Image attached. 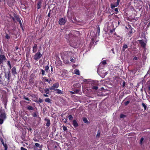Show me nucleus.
Listing matches in <instances>:
<instances>
[{"label":"nucleus","mask_w":150,"mask_h":150,"mask_svg":"<svg viewBox=\"0 0 150 150\" xmlns=\"http://www.w3.org/2000/svg\"><path fill=\"white\" fill-rule=\"evenodd\" d=\"M45 70L46 72L47 73H48L49 72L48 70L49 68V66L47 65L45 67Z\"/></svg>","instance_id":"25"},{"label":"nucleus","mask_w":150,"mask_h":150,"mask_svg":"<svg viewBox=\"0 0 150 150\" xmlns=\"http://www.w3.org/2000/svg\"><path fill=\"white\" fill-rule=\"evenodd\" d=\"M62 120L63 121V122L65 123H66L67 122V119H62Z\"/></svg>","instance_id":"49"},{"label":"nucleus","mask_w":150,"mask_h":150,"mask_svg":"<svg viewBox=\"0 0 150 150\" xmlns=\"http://www.w3.org/2000/svg\"><path fill=\"white\" fill-rule=\"evenodd\" d=\"M63 129L64 131H66L67 130V128L66 126H63Z\"/></svg>","instance_id":"46"},{"label":"nucleus","mask_w":150,"mask_h":150,"mask_svg":"<svg viewBox=\"0 0 150 150\" xmlns=\"http://www.w3.org/2000/svg\"><path fill=\"white\" fill-rule=\"evenodd\" d=\"M11 76V75L10 73V71H8V72H7V74H5V77L7 79V80L8 82L9 81Z\"/></svg>","instance_id":"8"},{"label":"nucleus","mask_w":150,"mask_h":150,"mask_svg":"<svg viewBox=\"0 0 150 150\" xmlns=\"http://www.w3.org/2000/svg\"><path fill=\"white\" fill-rule=\"evenodd\" d=\"M45 81L47 82H48L49 83H50V81H49L48 79H45Z\"/></svg>","instance_id":"59"},{"label":"nucleus","mask_w":150,"mask_h":150,"mask_svg":"<svg viewBox=\"0 0 150 150\" xmlns=\"http://www.w3.org/2000/svg\"><path fill=\"white\" fill-rule=\"evenodd\" d=\"M4 146V150H7L8 147L7 144L5 143L3 145Z\"/></svg>","instance_id":"29"},{"label":"nucleus","mask_w":150,"mask_h":150,"mask_svg":"<svg viewBox=\"0 0 150 150\" xmlns=\"http://www.w3.org/2000/svg\"><path fill=\"white\" fill-rule=\"evenodd\" d=\"M98 87L97 86H93L92 88V89L93 90H97L98 89Z\"/></svg>","instance_id":"41"},{"label":"nucleus","mask_w":150,"mask_h":150,"mask_svg":"<svg viewBox=\"0 0 150 150\" xmlns=\"http://www.w3.org/2000/svg\"><path fill=\"white\" fill-rule=\"evenodd\" d=\"M0 64H2L4 62H6V58L5 56L3 54L2 50L0 48Z\"/></svg>","instance_id":"4"},{"label":"nucleus","mask_w":150,"mask_h":150,"mask_svg":"<svg viewBox=\"0 0 150 150\" xmlns=\"http://www.w3.org/2000/svg\"><path fill=\"white\" fill-rule=\"evenodd\" d=\"M74 74L76 75H80V73H79V69H76L74 71Z\"/></svg>","instance_id":"22"},{"label":"nucleus","mask_w":150,"mask_h":150,"mask_svg":"<svg viewBox=\"0 0 150 150\" xmlns=\"http://www.w3.org/2000/svg\"><path fill=\"white\" fill-rule=\"evenodd\" d=\"M144 141V138L143 137H142L140 140L139 142V144L140 145H142L143 143V141Z\"/></svg>","instance_id":"24"},{"label":"nucleus","mask_w":150,"mask_h":150,"mask_svg":"<svg viewBox=\"0 0 150 150\" xmlns=\"http://www.w3.org/2000/svg\"><path fill=\"white\" fill-rule=\"evenodd\" d=\"M5 38L8 40H9L10 39V36L8 34H6L5 36Z\"/></svg>","instance_id":"40"},{"label":"nucleus","mask_w":150,"mask_h":150,"mask_svg":"<svg viewBox=\"0 0 150 150\" xmlns=\"http://www.w3.org/2000/svg\"><path fill=\"white\" fill-rule=\"evenodd\" d=\"M128 27L130 29V30L129 31V35L132 34L133 33H134L135 32V30H134V28H132L131 26V25H128Z\"/></svg>","instance_id":"17"},{"label":"nucleus","mask_w":150,"mask_h":150,"mask_svg":"<svg viewBox=\"0 0 150 150\" xmlns=\"http://www.w3.org/2000/svg\"><path fill=\"white\" fill-rule=\"evenodd\" d=\"M6 118L5 111L4 109H0V125H1Z\"/></svg>","instance_id":"3"},{"label":"nucleus","mask_w":150,"mask_h":150,"mask_svg":"<svg viewBox=\"0 0 150 150\" xmlns=\"http://www.w3.org/2000/svg\"><path fill=\"white\" fill-rule=\"evenodd\" d=\"M27 129L29 130V131H31L32 130V128L30 127L28 128H27Z\"/></svg>","instance_id":"63"},{"label":"nucleus","mask_w":150,"mask_h":150,"mask_svg":"<svg viewBox=\"0 0 150 150\" xmlns=\"http://www.w3.org/2000/svg\"><path fill=\"white\" fill-rule=\"evenodd\" d=\"M142 105L144 107V110H146L147 107H146V106L145 104H144V103H142Z\"/></svg>","instance_id":"44"},{"label":"nucleus","mask_w":150,"mask_h":150,"mask_svg":"<svg viewBox=\"0 0 150 150\" xmlns=\"http://www.w3.org/2000/svg\"><path fill=\"white\" fill-rule=\"evenodd\" d=\"M4 105L6 106V105H7V101L6 100H4Z\"/></svg>","instance_id":"51"},{"label":"nucleus","mask_w":150,"mask_h":150,"mask_svg":"<svg viewBox=\"0 0 150 150\" xmlns=\"http://www.w3.org/2000/svg\"><path fill=\"white\" fill-rule=\"evenodd\" d=\"M26 109L27 110H34V108L31 106H30V105H27V107H26Z\"/></svg>","instance_id":"19"},{"label":"nucleus","mask_w":150,"mask_h":150,"mask_svg":"<svg viewBox=\"0 0 150 150\" xmlns=\"http://www.w3.org/2000/svg\"><path fill=\"white\" fill-rule=\"evenodd\" d=\"M42 1V0H39L37 4V9H39L41 8V5Z\"/></svg>","instance_id":"15"},{"label":"nucleus","mask_w":150,"mask_h":150,"mask_svg":"<svg viewBox=\"0 0 150 150\" xmlns=\"http://www.w3.org/2000/svg\"><path fill=\"white\" fill-rule=\"evenodd\" d=\"M126 117V115L123 114L120 115V118H123Z\"/></svg>","instance_id":"38"},{"label":"nucleus","mask_w":150,"mask_h":150,"mask_svg":"<svg viewBox=\"0 0 150 150\" xmlns=\"http://www.w3.org/2000/svg\"><path fill=\"white\" fill-rule=\"evenodd\" d=\"M30 96H31L33 98H36V96L35 94H32V95H30Z\"/></svg>","instance_id":"60"},{"label":"nucleus","mask_w":150,"mask_h":150,"mask_svg":"<svg viewBox=\"0 0 150 150\" xmlns=\"http://www.w3.org/2000/svg\"><path fill=\"white\" fill-rule=\"evenodd\" d=\"M70 60L72 63H74L75 62V59H73L71 57L70 58Z\"/></svg>","instance_id":"32"},{"label":"nucleus","mask_w":150,"mask_h":150,"mask_svg":"<svg viewBox=\"0 0 150 150\" xmlns=\"http://www.w3.org/2000/svg\"><path fill=\"white\" fill-rule=\"evenodd\" d=\"M125 84H126V82H125V81H123V82L122 83V87H124L125 85Z\"/></svg>","instance_id":"52"},{"label":"nucleus","mask_w":150,"mask_h":150,"mask_svg":"<svg viewBox=\"0 0 150 150\" xmlns=\"http://www.w3.org/2000/svg\"><path fill=\"white\" fill-rule=\"evenodd\" d=\"M148 91L150 92V86H149L148 87Z\"/></svg>","instance_id":"64"},{"label":"nucleus","mask_w":150,"mask_h":150,"mask_svg":"<svg viewBox=\"0 0 150 150\" xmlns=\"http://www.w3.org/2000/svg\"><path fill=\"white\" fill-rule=\"evenodd\" d=\"M102 64L104 65H105L106 63V62L105 60H104L102 62Z\"/></svg>","instance_id":"53"},{"label":"nucleus","mask_w":150,"mask_h":150,"mask_svg":"<svg viewBox=\"0 0 150 150\" xmlns=\"http://www.w3.org/2000/svg\"><path fill=\"white\" fill-rule=\"evenodd\" d=\"M139 43L140 44L142 47H143L144 49H146V44L142 40H139Z\"/></svg>","instance_id":"10"},{"label":"nucleus","mask_w":150,"mask_h":150,"mask_svg":"<svg viewBox=\"0 0 150 150\" xmlns=\"http://www.w3.org/2000/svg\"><path fill=\"white\" fill-rule=\"evenodd\" d=\"M7 65L9 67V69H11V65L10 63V62L9 61H8L7 62Z\"/></svg>","instance_id":"27"},{"label":"nucleus","mask_w":150,"mask_h":150,"mask_svg":"<svg viewBox=\"0 0 150 150\" xmlns=\"http://www.w3.org/2000/svg\"><path fill=\"white\" fill-rule=\"evenodd\" d=\"M130 100H127L126 102H125L124 103V104L125 105L127 106L130 103Z\"/></svg>","instance_id":"39"},{"label":"nucleus","mask_w":150,"mask_h":150,"mask_svg":"<svg viewBox=\"0 0 150 150\" xmlns=\"http://www.w3.org/2000/svg\"><path fill=\"white\" fill-rule=\"evenodd\" d=\"M115 11L116 12V14H117V13L118 12V11L117 8H116L115 9Z\"/></svg>","instance_id":"55"},{"label":"nucleus","mask_w":150,"mask_h":150,"mask_svg":"<svg viewBox=\"0 0 150 150\" xmlns=\"http://www.w3.org/2000/svg\"><path fill=\"white\" fill-rule=\"evenodd\" d=\"M100 134V130H99L98 131V133L96 135V137L99 138Z\"/></svg>","instance_id":"36"},{"label":"nucleus","mask_w":150,"mask_h":150,"mask_svg":"<svg viewBox=\"0 0 150 150\" xmlns=\"http://www.w3.org/2000/svg\"><path fill=\"white\" fill-rule=\"evenodd\" d=\"M83 121L85 123H88V120L87 119L86 117H83Z\"/></svg>","instance_id":"30"},{"label":"nucleus","mask_w":150,"mask_h":150,"mask_svg":"<svg viewBox=\"0 0 150 150\" xmlns=\"http://www.w3.org/2000/svg\"><path fill=\"white\" fill-rule=\"evenodd\" d=\"M14 17L16 19L17 22H18L21 21L20 18L16 14H14Z\"/></svg>","instance_id":"20"},{"label":"nucleus","mask_w":150,"mask_h":150,"mask_svg":"<svg viewBox=\"0 0 150 150\" xmlns=\"http://www.w3.org/2000/svg\"><path fill=\"white\" fill-rule=\"evenodd\" d=\"M11 18H12V19L13 20V21L15 22V23H16V21L15 20V17H11Z\"/></svg>","instance_id":"54"},{"label":"nucleus","mask_w":150,"mask_h":150,"mask_svg":"<svg viewBox=\"0 0 150 150\" xmlns=\"http://www.w3.org/2000/svg\"><path fill=\"white\" fill-rule=\"evenodd\" d=\"M69 44L70 46L74 48H76L77 47L76 40L78 37L75 36H72L71 33H69Z\"/></svg>","instance_id":"2"},{"label":"nucleus","mask_w":150,"mask_h":150,"mask_svg":"<svg viewBox=\"0 0 150 150\" xmlns=\"http://www.w3.org/2000/svg\"><path fill=\"white\" fill-rule=\"evenodd\" d=\"M112 16V15H110L108 16L109 19H111V18Z\"/></svg>","instance_id":"62"},{"label":"nucleus","mask_w":150,"mask_h":150,"mask_svg":"<svg viewBox=\"0 0 150 150\" xmlns=\"http://www.w3.org/2000/svg\"><path fill=\"white\" fill-rule=\"evenodd\" d=\"M35 146L37 147H40V148H41L42 147V145H41L40 146V144H39V143H35Z\"/></svg>","instance_id":"34"},{"label":"nucleus","mask_w":150,"mask_h":150,"mask_svg":"<svg viewBox=\"0 0 150 150\" xmlns=\"http://www.w3.org/2000/svg\"><path fill=\"white\" fill-rule=\"evenodd\" d=\"M73 53L70 51H64L62 55V58L64 62L66 64L69 63V58L72 56Z\"/></svg>","instance_id":"1"},{"label":"nucleus","mask_w":150,"mask_h":150,"mask_svg":"<svg viewBox=\"0 0 150 150\" xmlns=\"http://www.w3.org/2000/svg\"><path fill=\"white\" fill-rule=\"evenodd\" d=\"M40 51V50L39 49L38 52L35 53L33 59L36 61H38L42 56V54Z\"/></svg>","instance_id":"5"},{"label":"nucleus","mask_w":150,"mask_h":150,"mask_svg":"<svg viewBox=\"0 0 150 150\" xmlns=\"http://www.w3.org/2000/svg\"><path fill=\"white\" fill-rule=\"evenodd\" d=\"M59 86V84L57 82L53 84V85L50 88V89L51 90L55 91L58 88Z\"/></svg>","instance_id":"6"},{"label":"nucleus","mask_w":150,"mask_h":150,"mask_svg":"<svg viewBox=\"0 0 150 150\" xmlns=\"http://www.w3.org/2000/svg\"><path fill=\"white\" fill-rule=\"evenodd\" d=\"M50 88L49 89L48 88H46L44 89V93L46 94H44L43 95V96L45 97H47L48 96L47 94H49L50 91H49Z\"/></svg>","instance_id":"11"},{"label":"nucleus","mask_w":150,"mask_h":150,"mask_svg":"<svg viewBox=\"0 0 150 150\" xmlns=\"http://www.w3.org/2000/svg\"><path fill=\"white\" fill-rule=\"evenodd\" d=\"M0 140L3 145L5 144L4 143V140L2 137L0 138Z\"/></svg>","instance_id":"45"},{"label":"nucleus","mask_w":150,"mask_h":150,"mask_svg":"<svg viewBox=\"0 0 150 150\" xmlns=\"http://www.w3.org/2000/svg\"><path fill=\"white\" fill-rule=\"evenodd\" d=\"M120 1V0H117V2L114 4H110L111 8L112 9H113L115 7H117L119 5V3Z\"/></svg>","instance_id":"7"},{"label":"nucleus","mask_w":150,"mask_h":150,"mask_svg":"<svg viewBox=\"0 0 150 150\" xmlns=\"http://www.w3.org/2000/svg\"><path fill=\"white\" fill-rule=\"evenodd\" d=\"M112 131L113 133L116 134L117 132V129L115 128H114L112 129Z\"/></svg>","instance_id":"35"},{"label":"nucleus","mask_w":150,"mask_h":150,"mask_svg":"<svg viewBox=\"0 0 150 150\" xmlns=\"http://www.w3.org/2000/svg\"><path fill=\"white\" fill-rule=\"evenodd\" d=\"M138 59V57H135L133 58V60H137Z\"/></svg>","instance_id":"61"},{"label":"nucleus","mask_w":150,"mask_h":150,"mask_svg":"<svg viewBox=\"0 0 150 150\" xmlns=\"http://www.w3.org/2000/svg\"><path fill=\"white\" fill-rule=\"evenodd\" d=\"M23 98L24 99L28 101H30V100L28 98L26 97V96H23Z\"/></svg>","instance_id":"43"},{"label":"nucleus","mask_w":150,"mask_h":150,"mask_svg":"<svg viewBox=\"0 0 150 150\" xmlns=\"http://www.w3.org/2000/svg\"><path fill=\"white\" fill-rule=\"evenodd\" d=\"M74 92H75L76 93H79V91L78 89H76L74 91Z\"/></svg>","instance_id":"57"},{"label":"nucleus","mask_w":150,"mask_h":150,"mask_svg":"<svg viewBox=\"0 0 150 150\" xmlns=\"http://www.w3.org/2000/svg\"><path fill=\"white\" fill-rule=\"evenodd\" d=\"M68 118L70 120H72L73 119V117L72 115H70L68 116Z\"/></svg>","instance_id":"42"},{"label":"nucleus","mask_w":150,"mask_h":150,"mask_svg":"<svg viewBox=\"0 0 150 150\" xmlns=\"http://www.w3.org/2000/svg\"><path fill=\"white\" fill-rule=\"evenodd\" d=\"M20 25V27L21 28H22L23 29V25L22 24V23L21 22V21H20L18 22Z\"/></svg>","instance_id":"47"},{"label":"nucleus","mask_w":150,"mask_h":150,"mask_svg":"<svg viewBox=\"0 0 150 150\" xmlns=\"http://www.w3.org/2000/svg\"><path fill=\"white\" fill-rule=\"evenodd\" d=\"M51 73L53 74L54 72H53V67H52V66H51Z\"/></svg>","instance_id":"56"},{"label":"nucleus","mask_w":150,"mask_h":150,"mask_svg":"<svg viewBox=\"0 0 150 150\" xmlns=\"http://www.w3.org/2000/svg\"><path fill=\"white\" fill-rule=\"evenodd\" d=\"M51 12V10H50L49 11V12L47 16H48L49 18H50V16H51L50 12Z\"/></svg>","instance_id":"50"},{"label":"nucleus","mask_w":150,"mask_h":150,"mask_svg":"<svg viewBox=\"0 0 150 150\" xmlns=\"http://www.w3.org/2000/svg\"><path fill=\"white\" fill-rule=\"evenodd\" d=\"M33 140H34V142H39V140H38V139H37L35 137L33 139Z\"/></svg>","instance_id":"48"},{"label":"nucleus","mask_w":150,"mask_h":150,"mask_svg":"<svg viewBox=\"0 0 150 150\" xmlns=\"http://www.w3.org/2000/svg\"><path fill=\"white\" fill-rule=\"evenodd\" d=\"M56 91V93L59 94H62V91L61 90H59V89H57L55 91Z\"/></svg>","instance_id":"28"},{"label":"nucleus","mask_w":150,"mask_h":150,"mask_svg":"<svg viewBox=\"0 0 150 150\" xmlns=\"http://www.w3.org/2000/svg\"><path fill=\"white\" fill-rule=\"evenodd\" d=\"M45 121L47 122V123L46 124V126L49 127L50 125V119L48 118H45L44 119Z\"/></svg>","instance_id":"14"},{"label":"nucleus","mask_w":150,"mask_h":150,"mask_svg":"<svg viewBox=\"0 0 150 150\" xmlns=\"http://www.w3.org/2000/svg\"><path fill=\"white\" fill-rule=\"evenodd\" d=\"M115 30V28H112V29H111L110 28V27H109L108 28V31H109V32L110 33H113L114 31Z\"/></svg>","instance_id":"21"},{"label":"nucleus","mask_w":150,"mask_h":150,"mask_svg":"<svg viewBox=\"0 0 150 150\" xmlns=\"http://www.w3.org/2000/svg\"><path fill=\"white\" fill-rule=\"evenodd\" d=\"M72 125L75 127H76L79 126L77 121L75 120H74L72 121Z\"/></svg>","instance_id":"18"},{"label":"nucleus","mask_w":150,"mask_h":150,"mask_svg":"<svg viewBox=\"0 0 150 150\" xmlns=\"http://www.w3.org/2000/svg\"><path fill=\"white\" fill-rule=\"evenodd\" d=\"M41 74L42 75V76L45 75V71L42 69H41Z\"/></svg>","instance_id":"37"},{"label":"nucleus","mask_w":150,"mask_h":150,"mask_svg":"<svg viewBox=\"0 0 150 150\" xmlns=\"http://www.w3.org/2000/svg\"><path fill=\"white\" fill-rule=\"evenodd\" d=\"M21 150H27V149L26 148L22 147H21Z\"/></svg>","instance_id":"58"},{"label":"nucleus","mask_w":150,"mask_h":150,"mask_svg":"<svg viewBox=\"0 0 150 150\" xmlns=\"http://www.w3.org/2000/svg\"><path fill=\"white\" fill-rule=\"evenodd\" d=\"M51 100L49 98H46L45 99V102L50 103V102Z\"/></svg>","instance_id":"33"},{"label":"nucleus","mask_w":150,"mask_h":150,"mask_svg":"<svg viewBox=\"0 0 150 150\" xmlns=\"http://www.w3.org/2000/svg\"><path fill=\"white\" fill-rule=\"evenodd\" d=\"M11 73L13 75L15 76L16 74H17V73L16 71V69L15 67H13L11 69Z\"/></svg>","instance_id":"16"},{"label":"nucleus","mask_w":150,"mask_h":150,"mask_svg":"<svg viewBox=\"0 0 150 150\" xmlns=\"http://www.w3.org/2000/svg\"><path fill=\"white\" fill-rule=\"evenodd\" d=\"M34 112L32 114V116L34 117H38L39 116V113L37 111V108H36V110H34Z\"/></svg>","instance_id":"12"},{"label":"nucleus","mask_w":150,"mask_h":150,"mask_svg":"<svg viewBox=\"0 0 150 150\" xmlns=\"http://www.w3.org/2000/svg\"><path fill=\"white\" fill-rule=\"evenodd\" d=\"M128 48V46L126 44H124L123 46V48H122V51L123 52H125L126 49Z\"/></svg>","instance_id":"23"},{"label":"nucleus","mask_w":150,"mask_h":150,"mask_svg":"<svg viewBox=\"0 0 150 150\" xmlns=\"http://www.w3.org/2000/svg\"><path fill=\"white\" fill-rule=\"evenodd\" d=\"M34 101H35V102L36 103H41L43 102V100H42V99H41V98H40L38 101L37 100H34Z\"/></svg>","instance_id":"26"},{"label":"nucleus","mask_w":150,"mask_h":150,"mask_svg":"<svg viewBox=\"0 0 150 150\" xmlns=\"http://www.w3.org/2000/svg\"><path fill=\"white\" fill-rule=\"evenodd\" d=\"M38 49V45L37 44H35L33 46V52H36Z\"/></svg>","instance_id":"13"},{"label":"nucleus","mask_w":150,"mask_h":150,"mask_svg":"<svg viewBox=\"0 0 150 150\" xmlns=\"http://www.w3.org/2000/svg\"><path fill=\"white\" fill-rule=\"evenodd\" d=\"M44 89L45 88H39V90L42 93H43L44 92Z\"/></svg>","instance_id":"31"},{"label":"nucleus","mask_w":150,"mask_h":150,"mask_svg":"<svg viewBox=\"0 0 150 150\" xmlns=\"http://www.w3.org/2000/svg\"><path fill=\"white\" fill-rule=\"evenodd\" d=\"M66 21L64 18H60L59 21V23L60 25H64L66 23Z\"/></svg>","instance_id":"9"}]
</instances>
